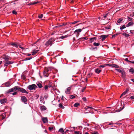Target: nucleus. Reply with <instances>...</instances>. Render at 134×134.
<instances>
[{"label":"nucleus","instance_id":"obj_62","mask_svg":"<svg viewBox=\"0 0 134 134\" xmlns=\"http://www.w3.org/2000/svg\"><path fill=\"white\" fill-rule=\"evenodd\" d=\"M10 62L9 61L7 60H4V63H6L7 62Z\"/></svg>","mask_w":134,"mask_h":134},{"label":"nucleus","instance_id":"obj_53","mask_svg":"<svg viewBox=\"0 0 134 134\" xmlns=\"http://www.w3.org/2000/svg\"><path fill=\"white\" fill-rule=\"evenodd\" d=\"M92 134H99L97 132H94L92 133Z\"/></svg>","mask_w":134,"mask_h":134},{"label":"nucleus","instance_id":"obj_47","mask_svg":"<svg viewBox=\"0 0 134 134\" xmlns=\"http://www.w3.org/2000/svg\"><path fill=\"white\" fill-rule=\"evenodd\" d=\"M127 19L129 21H130L132 20V18H131L129 16H127Z\"/></svg>","mask_w":134,"mask_h":134},{"label":"nucleus","instance_id":"obj_11","mask_svg":"<svg viewBox=\"0 0 134 134\" xmlns=\"http://www.w3.org/2000/svg\"><path fill=\"white\" fill-rule=\"evenodd\" d=\"M21 100L22 102L25 103H26L27 99L26 98L25 96H22L21 97Z\"/></svg>","mask_w":134,"mask_h":134},{"label":"nucleus","instance_id":"obj_30","mask_svg":"<svg viewBox=\"0 0 134 134\" xmlns=\"http://www.w3.org/2000/svg\"><path fill=\"white\" fill-rule=\"evenodd\" d=\"M99 44H100V43L99 42H98L97 43L96 42H94L93 43V45L94 46H99Z\"/></svg>","mask_w":134,"mask_h":134},{"label":"nucleus","instance_id":"obj_46","mask_svg":"<svg viewBox=\"0 0 134 134\" xmlns=\"http://www.w3.org/2000/svg\"><path fill=\"white\" fill-rule=\"evenodd\" d=\"M49 87V86H47V85H45L44 87V89L45 90H47L48 89V87Z\"/></svg>","mask_w":134,"mask_h":134},{"label":"nucleus","instance_id":"obj_44","mask_svg":"<svg viewBox=\"0 0 134 134\" xmlns=\"http://www.w3.org/2000/svg\"><path fill=\"white\" fill-rule=\"evenodd\" d=\"M43 16V14H41L40 15L38 16V18H39L41 19L42 18Z\"/></svg>","mask_w":134,"mask_h":134},{"label":"nucleus","instance_id":"obj_49","mask_svg":"<svg viewBox=\"0 0 134 134\" xmlns=\"http://www.w3.org/2000/svg\"><path fill=\"white\" fill-rule=\"evenodd\" d=\"M49 130L50 131H51V130L53 129V128L52 127H49Z\"/></svg>","mask_w":134,"mask_h":134},{"label":"nucleus","instance_id":"obj_29","mask_svg":"<svg viewBox=\"0 0 134 134\" xmlns=\"http://www.w3.org/2000/svg\"><path fill=\"white\" fill-rule=\"evenodd\" d=\"M72 86H71L70 87H68V94H70V90L71 89V87Z\"/></svg>","mask_w":134,"mask_h":134},{"label":"nucleus","instance_id":"obj_33","mask_svg":"<svg viewBox=\"0 0 134 134\" xmlns=\"http://www.w3.org/2000/svg\"><path fill=\"white\" fill-rule=\"evenodd\" d=\"M59 132L61 133H63L64 132V130L62 128L60 129L59 130Z\"/></svg>","mask_w":134,"mask_h":134},{"label":"nucleus","instance_id":"obj_32","mask_svg":"<svg viewBox=\"0 0 134 134\" xmlns=\"http://www.w3.org/2000/svg\"><path fill=\"white\" fill-rule=\"evenodd\" d=\"M129 91V90L128 89H127L126 90V91H125L122 93V94H124V95L126 94Z\"/></svg>","mask_w":134,"mask_h":134},{"label":"nucleus","instance_id":"obj_13","mask_svg":"<svg viewBox=\"0 0 134 134\" xmlns=\"http://www.w3.org/2000/svg\"><path fill=\"white\" fill-rule=\"evenodd\" d=\"M42 120L44 123H47L48 122L47 117H43L42 118Z\"/></svg>","mask_w":134,"mask_h":134},{"label":"nucleus","instance_id":"obj_38","mask_svg":"<svg viewBox=\"0 0 134 134\" xmlns=\"http://www.w3.org/2000/svg\"><path fill=\"white\" fill-rule=\"evenodd\" d=\"M80 21H75L74 22H72V23H70V24H75L79 22Z\"/></svg>","mask_w":134,"mask_h":134},{"label":"nucleus","instance_id":"obj_28","mask_svg":"<svg viewBox=\"0 0 134 134\" xmlns=\"http://www.w3.org/2000/svg\"><path fill=\"white\" fill-rule=\"evenodd\" d=\"M97 47H92L90 48V49L92 51H95L97 50Z\"/></svg>","mask_w":134,"mask_h":134},{"label":"nucleus","instance_id":"obj_36","mask_svg":"<svg viewBox=\"0 0 134 134\" xmlns=\"http://www.w3.org/2000/svg\"><path fill=\"white\" fill-rule=\"evenodd\" d=\"M32 58L31 57H30V58H26L24 59V60L25 61L31 59Z\"/></svg>","mask_w":134,"mask_h":134},{"label":"nucleus","instance_id":"obj_7","mask_svg":"<svg viewBox=\"0 0 134 134\" xmlns=\"http://www.w3.org/2000/svg\"><path fill=\"white\" fill-rule=\"evenodd\" d=\"M10 83L9 82H7L5 83L4 84H3L2 85H3V86H1V87H9L10 86Z\"/></svg>","mask_w":134,"mask_h":134},{"label":"nucleus","instance_id":"obj_16","mask_svg":"<svg viewBox=\"0 0 134 134\" xmlns=\"http://www.w3.org/2000/svg\"><path fill=\"white\" fill-rule=\"evenodd\" d=\"M40 100L41 103H42L43 104H44V98L43 96H41L40 97Z\"/></svg>","mask_w":134,"mask_h":134},{"label":"nucleus","instance_id":"obj_35","mask_svg":"<svg viewBox=\"0 0 134 134\" xmlns=\"http://www.w3.org/2000/svg\"><path fill=\"white\" fill-rule=\"evenodd\" d=\"M80 105L79 103H76L74 104V106L75 107H77Z\"/></svg>","mask_w":134,"mask_h":134},{"label":"nucleus","instance_id":"obj_34","mask_svg":"<svg viewBox=\"0 0 134 134\" xmlns=\"http://www.w3.org/2000/svg\"><path fill=\"white\" fill-rule=\"evenodd\" d=\"M59 108H60L62 109H64V107L62 105V104L60 103L59 104Z\"/></svg>","mask_w":134,"mask_h":134},{"label":"nucleus","instance_id":"obj_26","mask_svg":"<svg viewBox=\"0 0 134 134\" xmlns=\"http://www.w3.org/2000/svg\"><path fill=\"white\" fill-rule=\"evenodd\" d=\"M37 85L38 86V87L39 88H41L42 87V86L41 84L40 83H39L38 82H37L36 83Z\"/></svg>","mask_w":134,"mask_h":134},{"label":"nucleus","instance_id":"obj_41","mask_svg":"<svg viewBox=\"0 0 134 134\" xmlns=\"http://www.w3.org/2000/svg\"><path fill=\"white\" fill-rule=\"evenodd\" d=\"M122 19L120 18L117 21V22L119 23H120L122 21Z\"/></svg>","mask_w":134,"mask_h":134},{"label":"nucleus","instance_id":"obj_59","mask_svg":"<svg viewBox=\"0 0 134 134\" xmlns=\"http://www.w3.org/2000/svg\"><path fill=\"white\" fill-rule=\"evenodd\" d=\"M125 60L126 61V62H128V61H129V60L127 58H125Z\"/></svg>","mask_w":134,"mask_h":134},{"label":"nucleus","instance_id":"obj_61","mask_svg":"<svg viewBox=\"0 0 134 134\" xmlns=\"http://www.w3.org/2000/svg\"><path fill=\"white\" fill-rule=\"evenodd\" d=\"M71 24H70V23H69L68 25V26L69 27H71V26L70 25Z\"/></svg>","mask_w":134,"mask_h":134},{"label":"nucleus","instance_id":"obj_31","mask_svg":"<svg viewBox=\"0 0 134 134\" xmlns=\"http://www.w3.org/2000/svg\"><path fill=\"white\" fill-rule=\"evenodd\" d=\"M88 38L86 37H82L79 38V39H78V40H80V41L81 39H83L87 40L88 39Z\"/></svg>","mask_w":134,"mask_h":134},{"label":"nucleus","instance_id":"obj_56","mask_svg":"<svg viewBox=\"0 0 134 134\" xmlns=\"http://www.w3.org/2000/svg\"><path fill=\"white\" fill-rule=\"evenodd\" d=\"M39 97V95L38 94H36L35 96V97H36V99H38V98Z\"/></svg>","mask_w":134,"mask_h":134},{"label":"nucleus","instance_id":"obj_2","mask_svg":"<svg viewBox=\"0 0 134 134\" xmlns=\"http://www.w3.org/2000/svg\"><path fill=\"white\" fill-rule=\"evenodd\" d=\"M37 87L36 85L35 84H33L27 86V89H28L30 91L33 90H35Z\"/></svg>","mask_w":134,"mask_h":134},{"label":"nucleus","instance_id":"obj_64","mask_svg":"<svg viewBox=\"0 0 134 134\" xmlns=\"http://www.w3.org/2000/svg\"><path fill=\"white\" fill-rule=\"evenodd\" d=\"M105 27L107 29H110V27Z\"/></svg>","mask_w":134,"mask_h":134},{"label":"nucleus","instance_id":"obj_55","mask_svg":"<svg viewBox=\"0 0 134 134\" xmlns=\"http://www.w3.org/2000/svg\"><path fill=\"white\" fill-rule=\"evenodd\" d=\"M124 108V107H123L121 109H119L118 110V111H121Z\"/></svg>","mask_w":134,"mask_h":134},{"label":"nucleus","instance_id":"obj_50","mask_svg":"<svg viewBox=\"0 0 134 134\" xmlns=\"http://www.w3.org/2000/svg\"><path fill=\"white\" fill-rule=\"evenodd\" d=\"M108 14V13H107L104 16L103 18L104 19H105L106 18V17L107 16Z\"/></svg>","mask_w":134,"mask_h":134},{"label":"nucleus","instance_id":"obj_5","mask_svg":"<svg viewBox=\"0 0 134 134\" xmlns=\"http://www.w3.org/2000/svg\"><path fill=\"white\" fill-rule=\"evenodd\" d=\"M105 65H108V66H111L115 68H119V66L118 65L114 64H106Z\"/></svg>","mask_w":134,"mask_h":134},{"label":"nucleus","instance_id":"obj_20","mask_svg":"<svg viewBox=\"0 0 134 134\" xmlns=\"http://www.w3.org/2000/svg\"><path fill=\"white\" fill-rule=\"evenodd\" d=\"M129 72H131L132 74L134 73V69L132 68H131L129 70Z\"/></svg>","mask_w":134,"mask_h":134},{"label":"nucleus","instance_id":"obj_42","mask_svg":"<svg viewBox=\"0 0 134 134\" xmlns=\"http://www.w3.org/2000/svg\"><path fill=\"white\" fill-rule=\"evenodd\" d=\"M104 64V65H100V66H99V67L100 68L102 67V68H104L105 66H108V65H105L106 64Z\"/></svg>","mask_w":134,"mask_h":134},{"label":"nucleus","instance_id":"obj_43","mask_svg":"<svg viewBox=\"0 0 134 134\" xmlns=\"http://www.w3.org/2000/svg\"><path fill=\"white\" fill-rule=\"evenodd\" d=\"M70 98V99H74L75 98V97L73 95H71L69 96Z\"/></svg>","mask_w":134,"mask_h":134},{"label":"nucleus","instance_id":"obj_9","mask_svg":"<svg viewBox=\"0 0 134 134\" xmlns=\"http://www.w3.org/2000/svg\"><path fill=\"white\" fill-rule=\"evenodd\" d=\"M116 132V130L113 128H110L109 130V132L110 134H114Z\"/></svg>","mask_w":134,"mask_h":134},{"label":"nucleus","instance_id":"obj_12","mask_svg":"<svg viewBox=\"0 0 134 134\" xmlns=\"http://www.w3.org/2000/svg\"><path fill=\"white\" fill-rule=\"evenodd\" d=\"M13 92L16 91L17 90H18L19 87L18 86H14V87L11 88Z\"/></svg>","mask_w":134,"mask_h":134},{"label":"nucleus","instance_id":"obj_27","mask_svg":"<svg viewBox=\"0 0 134 134\" xmlns=\"http://www.w3.org/2000/svg\"><path fill=\"white\" fill-rule=\"evenodd\" d=\"M96 37H94L92 38H90V41L91 42H92L94 40H96Z\"/></svg>","mask_w":134,"mask_h":134},{"label":"nucleus","instance_id":"obj_48","mask_svg":"<svg viewBox=\"0 0 134 134\" xmlns=\"http://www.w3.org/2000/svg\"><path fill=\"white\" fill-rule=\"evenodd\" d=\"M12 13L13 14H17V12L15 10H13L12 11Z\"/></svg>","mask_w":134,"mask_h":134},{"label":"nucleus","instance_id":"obj_57","mask_svg":"<svg viewBox=\"0 0 134 134\" xmlns=\"http://www.w3.org/2000/svg\"><path fill=\"white\" fill-rule=\"evenodd\" d=\"M16 94H17V92H14L12 93V95H16Z\"/></svg>","mask_w":134,"mask_h":134},{"label":"nucleus","instance_id":"obj_8","mask_svg":"<svg viewBox=\"0 0 134 134\" xmlns=\"http://www.w3.org/2000/svg\"><path fill=\"white\" fill-rule=\"evenodd\" d=\"M3 58L4 59V60H7L8 61H9L11 60V58H10V57L6 56V55H4L3 57Z\"/></svg>","mask_w":134,"mask_h":134},{"label":"nucleus","instance_id":"obj_40","mask_svg":"<svg viewBox=\"0 0 134 134\" xmlns=\"http://www.w3.org/2000/svg\"><path fill=\"white\" fill-rule=\"evenodd\" d=\"M120 34V33H117L116 34H115L112 35V38H113V37H115L116 35H118V34Z\"/></svg>","mask_w":134,"mask_h":134},{"label":"nucleus","instance_id":"obj_54","mask_svg":"<svg viewBox=\"0 0 134 134\" xmlns=\"http://www.w3.org/2000/svg\"><path fill=\"white\" fill-rule=\"evenodd\" d=\"M130 36V35L127 34H126V35L125 36L126 37H128Z\"/></svg>","mask_w":134,"mask_h":134},{"label":"nucleus","instance_id":"obj_21","mask_svg":"<svg viewBox=\"0 0 134 134\" xmlns=\"http://www.w3.org/2000/svg\"><path fill=\"white\" fill-rule=\"evenodd\" d=\"M39 51L38 50H35V49L34 50L32 51V55H33L37 53V52Z\"/></svg>","mask_w":134,"mask_h":134},{"label":"nucleus","instance_id":"obj_14","mask_svg":"<svg viewBox=\"0 0 134 134\" xmlns=\"http://www.w3.org/2000/svg\"><path fill=\"white\" fill-rule=\"evenodd\" d=\"M108 36L109 35H101L100 37H101L102 38V41H103L106 38L108 37Z\"/></svg>","mask_w":134,"mask_h":134},{"label":"nucleus","instance_id":"obj_60","mask_svg":"<svg viewBox=\"0 0 134 134\" xmlns=\"http://www.w3.org/2000/svg\"><path fill=\"white\" fill-rule=\"evenodd\" d=\"M19 47L20 48H21L22 49H24L23 47H21V46L19 45L18 44V47Z\"/></svg>","mask_w":134,"mask_h":134},{"label":"nucleus","instance_id":"obj_24","mask_svg":"<svg viewBox=\"0 0 134 134\" xmlns=\"http://www.w3.org/2000/svg\"><path fill=\"white\" fill-rule=\"evenodd\" d=\"M95 71L96 73L98 74L101 72V70L98 69V68H97L95 69Z\"/></svg>","mask_w":134,"mask_h":134},{"label":"nucleus","instance_id":"obj_23","mask_svg":"<svg viewBox=\"0 0 134 134\" xmlns=\"http://www.w3.org/2000/svg\"><path fill=\"white\" fill-rule=\"evenodd\" d=\"M13 91H12V90L11 89V88L9 89V90H8L7 91H6L5 92V93L6 94H9L10 93L12 92Z\"/></svg>","mask_w":134,"mask_h":134},{"label":"nucleus","instance_id":"obj_1","mask_svg":"<svg viewBox=\"0 0 134 134\" xmlns=\"http://www.w3.org/2000/svg\"><path fill=\"white\" fill-rule=\"evenodd\" d=\"M55 38L53 37H52L50 38L48 41L46 42L45 45L46 47L51 46L53 43V42L55 40Z\"/></svg>","mask_w":134,"mask_h":134},{"label":"nucleus","instance_id":"obj_17","mask_svg":"<svg viewBox=\"0 0 134 134\" xmlns=\"http://www.w3.org/2000/svg\"><path fill=\"white\" fill-rule=\"evenodd\" d=\"M47 108L44 106H43L41 107L40 109L42 111H44L46 110Z\"/></svg>","mask_w":134,"mask_h":134},{"label":"nucleus","instance_id":"obj_18","mask_svg":"<svg viewBox=\"0 0 134 134\" xmlns=\"http://www.w3.org/2000/svg\"><path fill=\"white\" fill-rule=\"evenodd\" d=\"M134 24L133 22V21H131L129 22L126 25L127 27H128L131 26L132 25Z\"/></svg>","mask_w":134,"mask_h":134},{"label":"nucleus","instance_id":"obj_39","mask_svg":"<svg viewBox=\"0 0 134 134\" xmlns=\"http://www.w3.org/2000/svg\"><path fill=\"white\" fill-rule=\"evenodd\" d=\"M126 28L125 26L124 25H123L121 27H120V29L121 30L123 29Z\"/></svg>","mask_w":134,"mask_h":134},{"label":"nucleus","instance_id":"obj_25","mask_svg":"<svg viewBox=\"0 0 134 134\" xmlns=\"http://www.w3.org/2000/svg\"><path fill=\"white\" fill-rule=\"evenodd\" d=\"M6 99H1L0 100L1 103V104H3L6 102Z\"/></svg>","mask_w":134,"mask_h":134},{"label":"nucleus","instance_id":"obj_3","mask_svg":"<svg viewBox=\"0 0 134 134\" xmlns=\"http://www.w3.org/2000/svg\"><path fill=\"white\" fill-rule=\"evenodd\" d=\"M82 30V29H78L74 31V33L75 34H76V36L77 37H78L80 34V32H81Z\"/></svg>","mask_w":134,"mask_h":134},{"label":"nucleus","instance_id":"obj_6","mask_svg":"<svg viewBox=\"0 0 134 134\" xmlns=\"http://www.w3.org/2000/svg\"><path fill=\"white\" fill-rule=\"evenodd\" d=\"M116 70L118 72H120L122 74V76L123 78H125V72L121 70L118 69H116Z\"/></svg>","mask_w":134,"mask_h":134},{"label":"nucleus","instance_id":"obj_63","mask_svg":"<svg viewBox=\"0 0 134 134\" xmlns=\"http://www.w3.org/2000/svg\"><path fill=\"white\" fill-rule=\"evenodd\" d=\"M130 98L132 99H134V96H131L130 97Z\"/></svg>","mask_w":134,"mask_h":134},{"label":"nucleus","instance_id":"obj_37","mask_svg":"<svg viewBox=\"0 0 134 134\" xmlns=\"http://www.w3.org/2000/svg\"><path fill=\"white\" fill-rule=\"evenodd\" d=\"M74 132L75 134H81V133L79 131H75Z\"/></svg>","mask_w":134,"mask_h":134},{"label":"nucleus","instance_id":"obj_22","mask_svg":"<svg viewBox=\"0 0 134 134\" xmlns=\"http://www.w3.org/2000/svg\"><path fill=\"white\" fill-rule=\"evenodd\" d=\"M11 45L16 47H18V44L15 43H11Z\"/></svg>","mask_w":134,"mask_h":134},{"label":"nucleus","instance_id":"obj_45","mask_svg":"<svg viewBox=\"0 0 134 134\" xmlns=\"http://www.w3.org/2000/svg\"><path fill=\"white\" fill-rule=\"evenodd\" d=\"M92 75V73H90L88 75L87 77H89L91 76Z\"/></svg>","mask_w":134,"mask_h":134},{"label":"nucleus","instance_id":"obj_4","mask_svg":"<svg viewBox=\"0 0 134 134\" xmlns=\"http://www.w3.org/2000/svg\"><path fill=\"white\" fill-rule=\"evenodd\" d=\"M18 91L23 93H28L26 91L25 89L19 87Z\"/></svg>","mask_w":134,"mask_h":134},{"label":"nucleus","instance_id":"obj_15","mask_svg":"<svg viewBox=\"0 0 134 134\" xmlns=\"http://www.w3.org/2000/svg\"><path fill=\"white\" fill-rule=\"evenodd\" d=\"M48 70H47V71H44L43 72V74L44 76L47 77L48 76Z\"/></svg>","mask_w":134,"mask_h":134},{"label":"nucleus","instance_id":"obj_19","mask_svg":"<svg viewBox=\"0 0 134 134\" xmlns=\"http://www.w3.org/2000/svg\"><path fill=\"white\" fill-rule=\"evenodd\" d=\"M67 36H60V37H59V38H55L57 39H60V38L61 39H63L64 38H66Z\"/></svg>","mask_w":134,"mask_h":134},{"label":"nucleus","instance_id":"obj_10","mask_svg":"<svg viewBox=\"0 0 134 134\" xmlns=\"http://www.w3.org/2000/svg\"><path fill=\"white\" fill-rule=\"evenodd\" d=\"M14 62L12 61L9 62H7L6 63H5L4 65V66L5 67V68H7L8 65L10 64H12Z\"/></svg>","mask_w":134,"mask_h":134},{"label":"nucleus","instance_id":"obj_52","mask_svg":"<svg viewBox=\"0 0 134 134\" xmlns=\"http://www.w3.org/2000/svg\"><path fill=\"white\" fill-rule=\"evenodd\" d=\"M82 99L84 101H86V97H84Z\"/></svg>","mask_w":134,"mask_h":134},{"label":"nucleus","instance_id":"obj_51","mask_svg":"<svg viewBox=\"0 0 134 134\" xmlns=\"http://www.w3.org/2000/svg\"><path fill=\"white\" fill-rule=\"evenodd\" d=\"M86 87H84L81 90V91L82 92H84V91L86 89Z\"/></svg>","mask_w":134,"mask_h":134},{"label":"nucleus","instance_id":"obj_58","mask_svg":"<svg viewBox=\"0 0 134 134\" xmlns=\"http://www.w3.org/2000/svg\"><path fill=\"white\" fill-rule=\"evenodd\" d=\"M40 3L39 2L37 1V2H34L33 3V4H36L37 3Z\"/></svg>","mask_w":134,"mask_h":134}]
</instances>
